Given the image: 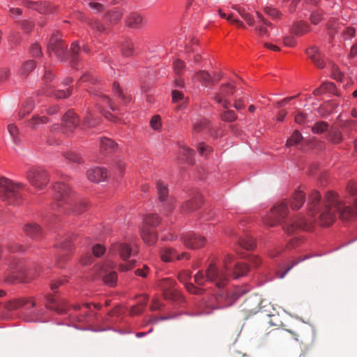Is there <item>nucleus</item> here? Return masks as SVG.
Segmentation results:
<instances>
[{"instance_id": "43", "label": "nucleus", "mask_w": 357, "mask_h": 357, "mask_svg": "<svg viewBox=\"0 0 357 357\" xmlns=\"http://www.w3.org/2000/svg\"><path fill=\"white\" fill-rule=\"evenodd\" d=\"M36 305L35 301L33 298H22L20 299H18L14 302V307L18 308L21 307H25L26 306L27 308L33 307Z\"/></svg>"}, {"instance_id": "31", "label": "nucleus", "mask_w": 357, "mask_h": 357, "mask_svg": "<svg viewBox=\"0 0 357 357\" xmlns=\"http://www.w3.org/2000/svg\"><path fill=\"white\" fill-rule=\"evenodd\" d=\"M117 149V144L111 139L103 137L100 139V150L105 154L110 153Z\"/></svg>"}, {"instance_id": "8", "label": "nucleus", "mask_w": 357, "mask_h": 357, "mask_svg": "<svg viewBox=\"0 0 357 357\" xmlns=\"http://www.w3.org/2000/svg\"><path fill=\"white\" fill-rule=\"evenodd\" d=\"M26 178L30 184L38 190H42L49 183V176L41 167H32L26 172Z\"/></svg>"}, {"instance_id": "16", "label": "nucleus", "mask_w": 357, "mask_h": 357, "mask_svg": "<svg viewBox=\"0 0 357 357\" xmlns=\"http://www.w3.org/2000/svg\"><path fill=\"white\" fill-rule=\"evenodd\" d=\"M59 252L56 257V264L59 268H63L65 262L68 261L69 255L73 250V244L70 241L66 240L57 245Z\"/></svg>"}, {"instance_id": "40", "label": "nucleus", "mask_w": 357, "mask_h": 357, "mask_svg": "<svg viewBox=\"0 0 357 357\" xmlns=\"http://www.w3.org/2000/svg\"><path fill=\"white\" fill-rule=\"evenodd\" d=\"M49 122L47 117L45 116H33L29 122V126L33 129L39 128L41 125L46 124Z\"/></svg>"}, {"instance_id": "58", "label": "nucleus", "mask_w": 357, "mask_h": 357, "mask_svg": "<svg viewBox=\"0 0 357 357\" xmlns=\"http://www.w3.org/2000/svg\"><path fill=\"white\" fill-rule=\"evenodd\" d=\"M264 13L273 19H280L282 15V13L277 8L272 6H266L264 9Z\"/></svg>"}, {"instance_id": "29", "label": "nucleus", "mask_w": 357, "mask_h": 357, "mask_svg": "<svg viewBox=\"0 0 357 357\" xmlns=\"http://www.w3.org/2000/svg\"><path fill=\"white\" fill-rule=\"evenodd\" d=\"M304 202L305 194L302 190H298L292 195L289 204L293 210H298L303 205Z\"/></svg>"}, {"instance_id": "18", "label": "nucleus", "mask_w": 357, "mask_h": 357, "mask_svg": "<svg viewBox=\"0 0 357 357\" xmlns=\"http://www.w3.org/2000/svg\"><path fill=\"white\" fill-rule=\"evenodd\" d=\"M45 306L59 314L65 313L68 309L66 301L59 299L52 294L46 296Z\"/></svg>"}, {"instance_id": "57", "label": "nucleus", "mask_w": 357, "mask_h": 357, "mask_svg": "<svg viewBox=\"0 0 357 357\" xmlns=\"http://www.w3.org/2000/svg\"><path fill=\"white\" fill-rule=\"evenodd\" d=\"M328 128V124L325 121L317 122L312 128V131L316 134H321L326 131Z\"/></svg>"}, {"instance_id": "4", "label": "nucleus", "mask_w": 357, "mask_h": 357, "mask_svg": "<svg viewBox=\"0 0 357 357\" xmlns=\"http://www.w3.org/2000/svg\"><path fill=\"white\" fill-rule=\"evenodd\" d=\"M206 280L215 282L218 288H222L227 284V275L219 269L214 262L210 263L206 271V275L202 271H198L195 275V282L198 285L204 284Z\"/></svg>"}, {"instance_id": "2", "label": "nucleus", "mask_w": 357, "mask_h": 357, "mask_svg": "<svg viewBox=\"0 0 357 357\" xmlns=\"http://www.w3.org/2000/svg\"><path fill=\"white\" fill-rule=\"evenodd\" d=\"M53 190L56 200V203L52 205L53 209H59L64 213L74 215H80L89 209V204L86 200L82 199L75 202V195L66 183L56 182Z\"/></svg>"}, {"instance_id": "23", "label": "nucleus", "mask_w": 357, "mask_h": 357, "mask_svg": "<svg viewBox=\"0 0 357 357\" xmlns=\"http://www.w3.org/2000/svg\"><path fill=\"white\" fill-rule=\"evenodd\" d=\"M321 199V195L319 192L314 190L311 192L309 196V202L307 204L309 215L310 218L314 217L315 214L319 211V202Z\"/></svg>"}, {"instance_id": "33", "label": "nucleus", "mask_w": 357, "mask_h": 357, "mask_svg": "<svg viewBox=\"0 0 357 357\" xmlns=\"http://www.w3.org/2000/svg\"><path fill=\"white\" fill-rule=\"evenodd\" d=\"M291 31L292 33L301 36L310 31V26L306 22H296L293 24Z\"/></svg>"}, {"instance_id": "35", "label": "nucleus", "mask_w": 357, "mask_h": 357, "mask_svg": "<svg viewBox=\"0 0 357 357\" xmlns=\"http://www.w3.org/2000/svg\"><path fill=\"white\" fill-rule=\"evenodd\" d=\"M249 271V267L247 264L243 262L236 263L233 271L232 275L234 279H238L241 277L245 276Z\"/></svg>"}, {"instance_id": "42", "label": "nucleus", "mask_w": 357, "mask_h": 357, "mask_svg": "<svg viewBox=\"0 0 357 357\" xmlns=\"http://www.w3.org/2000/svg\"><path fill=\"white\" fill-rule=\"evenodd\" d=\"M86 23L93 30L98 33H102L106 31L105 25L98 20L89 19Z\"/></svg>"}, {"instance_id": "17", "label": "nucleus", "mask_w": 357, "mask_h": 357, "mask_svg": "<svg viewBox=\"0 0 357 357\" xmlns=\"http://www.w3.org/2000/svg\"><path fill=\"white\" fill-rule=\"evenodd\" d=\"M97 105L99 107L100 112L105 116L106 119L109 121H114L115 117L107 111H105L106 109H109L112 111L116 110V107L112 103L111 100L106 96L101 95L98 98Z\"/></svg>"}, {"instance_id": "38", "label": "nucleus", "mask_w": 357, "mask_h": 357, "mask_svg": "<svg viewBox=\"0 0 357 357\" xmlns=\"http://www.w3.org/2000/svg\"><path fill=\"white\" fill-rule=\"evenodd\" d=\"M160 222V219L157 214L150 213L144 216L142 226L155 229Z\"/></svg>"}, {"instance_id": "15", "label": "nucleus", "mask_w": 357, "mask_h": 357, "mask_svg": "<svg viewBox=\"0 0 357 357\" xmlns=\"http://www.w3.org/2000/svg\"><path fill=\"white\" fill-rule=\"evenodd\" d=\"M155 185L158 200L160 202L167 201L164 206V210H165L167 213L172 212L174 208V200L167 199L169 190L167 185L160 180L157 181Z\"/></svg>"}, {"instance_id": "61", "label": "nucleus", "mask_w": 357, "mask_h": 357, "mask_svg": "<svg viewBox=\"0 0 357 357\" xmlns=\"http://www.w3.org/2000/svg\"><path fill=\"white\" fill-rule=\"evenodd\" d=\"M136 263H137V261L135 259L128 261L123 264H119L118 269L120 272H127V271L134 268L136 266Z\"/></svg>"}, {"instance_id": "54", "label": "nucleus", "mask_w": 357, "mask_h": 357, "mask_svg": "<svg viewBox=\"0 0 357 357\" xmlns=\"http://www.w3.org/2000/svg\"><path fill=\"white\" fill-rule=\"evenodd\" d=\"M220 119L225 122H234L237 119V115L233 110H226L220 114Z\"/></svg>"}, {"instance_id": "55", "label": "nucleus", "mask_w": 357, "mask_h": 357, "mask_svg": "<svg viewBox=\"0 0 357 357\" xmlns=\"http://www.w3.org/2000/svg\"><path fill=\"white\" fill-rule=\"evenodd\" d=\"M33 109V103L29 100L26 102L21 107L19 112L20 119L24 118L26 114H29Z\"/></svg>"}, {"instance_id": "6", "label": "nucleus", "mask_w": 357, "mask_h": 357, "mask_svg": "<svg viewBox=\"0 0 357 357\" xmlns=\"http://www.w3.org/2000/svg\"><path fill=\"white\" fill-rule=\"evenodd\" d=\"M289 213L288 202L283 200L276 203L270 210V212L264 217V223L268 227H275L284 220Z\"/></svg>"}, {"instance_id": "20", "label": "nucleus", "mask_w": 357, "mask_h": 357, "mask_svg": "<svg viewBox=\"0 0 357 357\" xmlns=\"http://www.w3.org/2000/svg\"><path fill=\"white\" fill-rule=\"evenodd\" d=\"M79 119L75 112L69 109L62 117V126L66 132H72L79 125Z\"/></svg>"}, {"instance_id": "59", "label": "nucleus", "mask_w": 357, "mask_h": 357, "mask_svg": "<svg viewBox=\"0 0 357 357\" xmlns=\"http://www.w3.org/2000/svg\"><path fill=\"white\" fill-rule=\"evenodd\" d=\"M303 139L302 135L298 131H294L287 141V146H291L299 143Z\"/></svg>"}, {"instance_id": "19", "label": "nucleus", "mask_w": 357, "mask_h": 357, "mask_svg": "<svg viewBox=\"0 0 357 357\" xmlns=\"http://www.w3.org/2000/svg\"><path fill=\"white\" fill-rule=\"evenodd\" d=\"M184 245L190 249H199L206 244V238L204 236L195 234H187L182 238Z\"/></svg>"}, {"instance_id": "48", "label": "nucleus", "mask_w": 357, "mask_h": 357, "mask_svg": "<svg viewBox=\"0 0 357 357\" xmlns=\"http://www.w3.org/2000/svg\"><path fill=\"white\" fill-rule=\"evenodd\" d=\"M122 54L125 56H130L134 53V44L131 40H126L121 45Z\"/></svg>"}, {"instance_id": "46", "label": "nucleus", "mask_w": 357, "mask_h": 357, "mask_svg": "<svg viewBox=\"0 0 357 357\" xmlns=\"http://www.w3.org/2000/svg\"><path fill=\"white\" fill-rule=\"evenodd\" d=\"M209 128V121L206 119H197L193 123V130L199 132Z\"/></svg>"}, {"instance_id": "28", "label": "nucleus", "mask_w": 357, "mask_h": 357, "mask_svg": "<svg viewBox=\"0 0 357 357\" xmlns=\"http://www.w3.org/2000/svg\"><path fill=\"white\" fill-rule=\"evenodd\" d=\"M93 305L95 309L100 310L101 308V305L99 303H84L82 305L81 304H77L73 306V308L75 310H80L82 307L86 309V310L84 312V314H80L77 317V320L79 322H84L86 321V317L89 314V309L91 308V306Z\"/></svg>"}, {"instance_id": "39", "label": "nucleus", "mask_w": 357, "mask_h": 357, "mask_svg": "<svg viewBox=\"0 0 357 357\" xmlns=\"http://www.w3.org/2000/svg\"><path fill=\"white\" fill-rule=\"evenodd\" d=\"M204 305L208 310L220 309L216 294L204 298Z\"/></svg>"}, {"instance_id": "30", "label": "nucleus", "mask_w": 357, "mask_h": 357, "mask_svg": "<svg viewBox=\"0 0 357 357\" xmlns=\"http://www.w3.org/2000/svg\"><path fill=\"white\" fill-rule=\"evenodd\" d=\"M123 15V10L116 8L108 11L105 14V17L109 24L114 25L119 24Z\"/></svg>"}, {"instance_id": "21", "label": "nucleus", "mask_w": 357, "mask_h": 357, "mask_svg": "<svg viewBox=\"0 0 357 357\" xmlns=\"http://www.w3.org/2000/svg\"><path fill=\"white\" fill-rule=\"evenodd\" d=\"M125 23L129 28L139 29L146 25V20L141 14L137 12H132L126 17Z\"/></svg>"}, {"instance_id": "63", "label": "nucleus", "mask_w": 357, "mask_h": 357, "mask_svg": "<svg viewBox=\"0 0 357 357\" xmlns=\"http://www.w3.org/2000/svg\"><path fill=\"white\" fill-rule=\"evenodd\" d=\"M323 20V13L321 11H314L310 17V20L312 24L317 25Z\"/></svg>"}, {"instance_id": "22", "label": "nucleus", "mask_w": 357, "mask_h": 357, "mask_svg": "<svg viewBox=\"0 0 357 357\" xmlns=\"http://www.w3.org/2000/svg\"><path fill=\"white\" fill-rule=\"evenodd\" d=\"M86 175L88 179L93 183L105 181L108 178L107 170L103 167L91 168L87 171Z\"/></svg>"}, {"instance_id": "32", "label": "nucleus", "mask_w": 357, "mask_h": 357, "mask_svg": "<svg viewBox=\"0 0 357 357\" xmlns=\"http://www.w3.org/2000/svg\"><path fill=\"white\" fill-rule=\"evenodd\" d=\"M218 15L221 18L226 19L231 24L236 25L238 28L245 29L246 27L245 23L238 17H235L231 13H226L222 9H219Z\"/></svg>"}, {"instance_id": "52", "label": "nucleus", "mask_w": 357, "mask_h": 357, "mask_svg": "<svg viewBox=\"0 0 357 357\" xmlns=\"http://www.w3.org/2000/svg\"><path fill=\"white\" fill-rule=\"evenodd\" d=\"M310 257V255H305L304 257H298L297 259H295L294 260L291 261L290 262V264L288 265V266L286 268V269L284 270V271L280 274V275L279 276V278H283L286 274L295 266H296L297 264H298L300 262L307 259H309Z\"/></svg>"}, {"instance_id": "60", "label": "nucleus", "mask_w": 357, "mask_h": 357, "mask_svg": "<svg viewBox=\"0 0 357 357\" xmlns=\"http://www.w3.org/2000/svg\"><path fill=\"white\" fill-rule=\"evenodd\" d=\"M181 153L185 156L183 159L186 160L187 162L190 164L193 163V156L195 155L194 150L188 147H183L181 149Z\"/></svg>"}, {"instance_id": "45", "label": "nucleus", "mask_w": 357, "mask_h": 357, "mask_svg": "<svg viewBox=\"0 0 357 357\" xmlns=\"http://www.w3.org/2000/svg\"><path fill=\"white\" fill-rule=\"evenodd\" d=\"M234 257L231 255H226L223 259V268L219 270V272H222L227 275V282H229V271L231 264L233 262Z\"/></svg>"}, {"instance_id": "47", "label": "nucleus", "mask_w": 357, "mask_h": 357, "mask_svg": "<svg viewBox=\"0 0 357 357\" xmlns=\"http://www.w3.org/2000/svg\"><path fill=\"white\" fill-rule=\"evenodd\" d=\"M100 122L99 119L95 118L93 114L89 112L86 116L84 117L83 126L86 128L94 127L98 125Z\"/></svg>"}, {"instance_id": "25", "label": "nucleus", "mask_w": 357, "mask_h": 357, "mask_svg": "<svg viewBox=\"0 0 357 357\" xmlns=\"http://www.w3.org/2000/svg\"><path fill=\"white\" fill-rule=\"evenodd\" d=\"M24 233L34 240H39L43 236L40 227L36 223L26 224L23 227Z\"/></svg>"}, {"instance_id": "44", "label": "nucleus", "mask_w": 357, "mask_h": 357, "mask_svg": "<svg viewBox=\"0 0 357 357\" xmlns=\"http://www.w3.org/2000/svg\"><path fill=\"white\" fill-rule=\"evenodd\" d=\"M238 244L241 247L246 250H252L255 247V240L249 236L240 238Z\"/></svg>"}, {"instance_id": "27", "label": "nucleus", "mask_w": 357, "mask_h": 357, "mask_svg": "<svg viewBox=\"0 0 357 357\" xmlns=\"http://www.w3.org/2000/svg\"><path fill=\"white\" fill-rule=\"evenodd\" d=\"M41 93L47 96H54L56 99H61L69 97L72 93V90L70 88H68L66 90L55 91L53 86H50L47 89H43Z\"/></svg>"}, {"instance_id": "50", "label": "nucleus", "mask_w": 357, "mask_h": 357, "mask_svg": "<svg viewBox=\"0 0 357 357\" xmlns=\"http://www.w3.org/2000/svg\"><path fill=\"white\" fill-rule=\"evenodd\" d=\"M162 119L160 115H153L150 120L151 128L157 132H160L162 130Z\"/></svg>"}, {"instance_id": "13", "label": "nucleus", "mask_w": 357, "mask_h": 357, "mask_svg": "<svg viewBox=\"0 0 357 357\" xmlns=\"http://www.w3.org/2000/svg\"><path fill=\"white\" fill-rule=\"evenodd\" d=\"M235 86L227 83L222 84L218 92L215 93L213 97V99L219 104H221L225 109H227L230 107L229 98L234 93Z\"/></svg>"}, {"instance_id": "12", "label": "nucleus", "mask_w": 357, "mask_h": 357, "mask_svg": "<svg viewBox=\"0 0 357 357\" xmlns=\"http://www.w3.org/2000/svg\"><path fill=\"white\" fill-rule=\"evenodd\" d=\"M47 50L51 56L52 54H54V56L61 61L65 59L66 55V46L63 44L59 33L54 34L50 38L47 46Z\"/></svg>"}, {"instance_id": "41", "label": "nucleus", "mask_w": 357, "mask_h": 357, "mask_svg": "<svg viewBox=\"0 0 357 357\" xmlns=\"http://www.w3.org/2000/svg\"><path fill=\"white\" fill-rule=\"evenodd\" d=\"M160 257L163 261L169 262L176 259V250L168 248L160 251Z\"/></svg>"}, {"instance_id": "26", "label": "nucleus", "mask_w": 357, "mask_h": 357, "mask_svg": "<svg viewBox=\"0 0 357 357\" xmlns=\"http://www.w3.org/2000/svg\"><path fill=\"white\" fill-rule=\"evenodd\" d=\"M307 56L314 63V64L319 68H324L325 66L324 61L316 46L309 47L306 50Z\"/></svg>"}, {"instance_id": "24", "label": "nucleus", "mask_w": 357, "mask_h": 357, "mask_svg": "<svg viewBox=\"0 0 357 357\" xmlns=\"http://www.w3.org/2000/svg\"><path fill=\"white\" fill-rule=\"evenodd\" d=\"M140 234L142 240L148 245H152L157 241L158 236L154 228L142 226Z\"/></svg>"}, {"instance_id": "11", "label": "nucleus", "mask_w": 357, "mask_h": 357, "mask_svg": "<svg viewBox=\"0 0 357 357\" xmlns=\"http://www.w3.org/2000/svg\"><path fill=\"white\" fill-rule=\"evenodd\" d=\"M314 219H305L303 217H298L291 220L282 226L284 232L287 235H291L299 230L310 231L312 227Z\"/></svg>"}, {"instance_id": "9", "label": "nucleus", "mask_w": 357, "mask_h": 357, "mask_svg": "<svg viewBox=\"0 0 357 357\" xmlns=\"http://www.w3.org/2000/svg\"><path fill=\"white\" fill-rule=\"evenodd\" d=\"M248 291L249 289L247 287L236 288L231 292L220 289L215 294L220 307L224 308L231 306L239 297L246 294Z\"/></svg>"}, {"instance_id": "10", "label": "nucleus", "mask_w": 357, "mask_h": 357, "mask_svg": "<svg viewBox=\"0 0 357 357\" xmlns=\"http://www.w3.org/2000/svg\"><path fill=\"white\" fill-rule=\"evenodd\" d=\"M115 267L116 264L114 263L105 262L96 268V271H99L98 277L108 287H114L116 285L118 276L114 271Z\"/></svg>"}, {"instance_id": "3", "label": "nucleus", "mask_w": 357, "mask_h": 357, "mask_svg": "<svg viewBox=\"0 0 357 357\" xmlns=\"http://www.w3.org/2000/svg\"><path fill=\"white\" fill-rule=\"evenodd\" d=\"M231 8L238 12L249 26H255V31L257 35L261 37L268 35V28H271L272 24L259 12H256L257 20H255V17L244 7L234 5Z\"/></svg>"}, {"instance_id": "5", "label": "nucleus", "mask_w": 357, "mask_h": 357, "mask_svg": "<svg viewBox=\"0 0 357 357\" xmlns=\"http://www.w3.org/2000/svg\"><path fill=\"white\" fill-rule=\"evenodd\" d=\"M23 185L21 183H15L11 180L0 178V197L10 204H20L22 195L20 190Z\"/></svg>"}, {"instance_id": "7", "label": "nucleus", "mask_w": 357, "mask_h": 357, "mask_svg": "<svg viewBox=\"0 0 357 357\" xmlns=\"http://www.w3.org/2000/svg\"><path fill=\"white\" fill-rule=\"evenodd\" d=\"M176 282L170 278H165L157 282V286L162 291L164 298L172 301H182L181 293L175 288Z\"/></svg>"}, {"instance_id": "51", "label": "nucleus", "mask_w": 357, "mask_h": 357, "mask_svg": "<svg viewBox=\"0 0 357 357\" xmlns=\"http://www.w3.org/2000/svg\"><path fill=\"white\" fill-rule=\"evenodd\" d=\"M31 4H33V3H31ZM34 5L37 6L36 9L40 13L49 14L52 13L54 10L53 6L47 2L41 3L40 5H38L36 3H34Z\"/></svg>"}, {"instance_id": "64", "label": "nucleus", "mask_w": 357, "mask_h": 357, "mask_svg": "<svg viewBox=\"0 0 357 357\" xmlns=\"http://www.w3.org/2000/svg\"><path fill=\"white\" fill-rule=\"evenodd\" d=\"M36 68V63L33 60L26 61L22 66V73L24 75L28 74Z\"/></svg>"}, {"instance_id": "34", "label": "nucleus", "mask_w": 357, "mask_h": 357, "mask_svg": "<svg viewBox=\"0 0 357 357\" xmlns=\"http://www.w3.org/2000/svg\"><path fill=\"white\" fill-rule=\"evenodd\" d=\"M201 204L202 198L199 195H197L184 203L182 206V210L186 213L193 211L198 208Z\"/></svg>"}, {"instance_id": "36", "label": "nucleus", "mask_w": 357, "mask_h": 357, "mask_svg": "<svg viewBox=\"0 0 357 357\" xmlns=\"http://www.w3.org/2000/svg\"><path fill=\"white\" fill-rule=\"evenodd\" d=\"M138 303L132 306L130 313L131 315H138L141 314L148 302V296L146 295H142L139 297Z\"/></svg>"}, {"instance_id": "53", "label": "nucleus", "mask_w": 357, "mask_h": 357, "mask_svg": "<svg viewBox=\"0 0 357 357\" xmlns=\"http://www.w3.org/2000/svg\"><path fill=\"white\" fill-rule=\"evenodd\" d=\"M185 63L183 61L177 59L173 62V69L177 75H182L184 73Z\"/></svg>"}, {"instance_id": "37", "label": "nucleus", "mask_w": 357, "mask_h": 357, "mask_svg": "<svg viewBox=\"0 0 357 357\" xmlns=\"http://www.w3.org/2000/svg\"><path fill=\"white\" fill-rule=\"evenodd\" d=\"M186 13L196 20L200 17L201 9L199 6L193 3V0H188L186 6Z\"/></svg>"}, {"instance_id": "1", "label": "nucleus", "mask_w": 357, "mask_h": 357, "mask_svg": "<svg viewBox=\"0 0 357 357\" xmlns=\"http://www.w3.org/2000/svg\"><path fill=\"white\" fill-rule=\"evenodd\" d=\"M347 190L351 196L352 206H345L340 195L329 191L326 194L324 207L319 212V222L322 227L333 224L338 214L342 220H350L357 217V187L354 182L349 181Z\"/></svg>"}, {"instance_id": "49", "label": "nucleus", "mask_w": 357, "mask_h": 357, "mask_svg": "<svg viewBox=\"0 0 357 357\" xmlns=\"http://www.w3.org/2000/svg\"><path fill=\"white\" fill-rule=\"evenodd\" d=\"M192 79L197 80L204 83H209L212 82L210 74L204 70H200L195 74Z\"/></svg>"}, {"instance_id": "62", "label": "nucleus", "mask_w": 357, "mask_h": 357, "mask_svg": "<svg viewBox=\"0 0 357 357\" xmlns=\"http://www.w3.org/2000/svg\"><path fill=\"white\" fill-rule=\"evenodd\" d=\"M63 157H65V158L70 162L77 163L82 162V158L78 154L71 151L63 153Z\"/></svg>"}, {"instance_id": "14", "label": "nucleus", "mask_w": 357, "mask_h": 357, "mask_svg": "<svg viewBox=\"0 0 357 357\" xmlns=\"http://www.w3.org/2000/svg\"><path fill=\"white\" fill-rule=\"evenodd\" d=\"M132 253L135 255L137 254V251L132 250L130 244L123 242L112 243L108 251V255H119L123 261H126Z\"/></svg>"}, {"instance_id": "56", "label": "nucleus", "mask_w": 357, "mask_h": 357, "mask_svg": "<svg viewBox=\"0 0 357 357\" xmlns=\"http://www.w3.org/2000/svg\"><path fill=\"white\" fill-rule=\"evenodd\" d=\"M328 139L333 144H339L342 141L341 132L336 129L330 130Z\"/></svg>"}]
</instances>
